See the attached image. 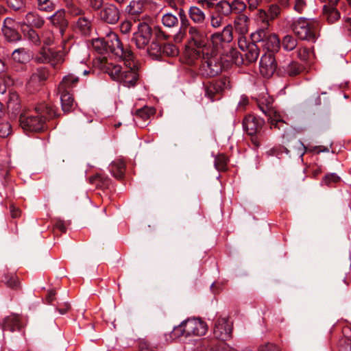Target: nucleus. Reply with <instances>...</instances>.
<instances>
[{
	"label": "nucleus",
	"instance_id": "39",
	"mask_svg": "<svg viewBox=\"0 0 351 351\" xmlns=\"http://www.w3.org/2000/svg\"><path fill=\"white\" fill-rule=\"evenodd\" d=\"M232 14H241L246 9V4L241 0L229 1Z\"/></svg>",
	"mask_w": 351,
	"mask_h": 351
},
{
	"label": "nucleus",
	"instance_id": "31",
	"mask_svg": "<svg viewBox=\"0 0 351 351\" xmlns=\"http://www.w3.org/2000/svg\"><path fill=\"white\" fill-rule=\"evenodd\" d=\"M155 113L156 110L154 108L144 106L136 111L135 117L136 119H142L143 121H146Z\"/></svg>",
	"mask_w": 351,
	"mask_h": 351
},
{
	"label": "nucleus",
	"instance_id": "63",
	"mask_svg": "<svg viewBox=\"0 0 351 351\" xmlns=\"http://www.w3.org/2000/svg\"><path fill=\"white\" fill-rule=\"evenodd\" d=\"M10 213L12 218H17L21 215V210L12 205L10 206Z\"/></svg>",
	"mask_w": 351,
	"mask_h": 351
},
{
	"label": "nucleus",
	"instance_id": "45",
	"mask_svg": "<svg viewBox=\"0 0 351 351\" xmlns=\"http://www.w3.org/2000/svg\"><path fill=\"white\" fill-rule=\"evenodd\" d=\"M8 5L14 11L21 12L25 10V3L24 0H9Z\"/></svg>",
	"mask_w": 351,
	"mask_h": 351
},
{
	"label": "nucleus",
	"instance_id": "60",
	"mask_svg": "<svg viewBox=\"0 0 351 351\" xmlns=\"http://www.w3.org/2000/svg\"><path fill=\"white\" fill-rule=\"evenodd\" d=\"M164 51L170 56H175L178 53L177 48L173 45H165L164 47Z\"/></svg>",
	"mask_w": 351,
	"mask_h": 351
},
{
	"label": "nucleus",
	"instance_id": "33",
	"mask_svg": "<svg viewBox=\"0 0 351 351\" xmlns=\"http://www.w3.org/2000/svg\"><path fill=\"white\" fill-rule=\"evenodd\" d=\"M2 282L11 289H17L20 285L17 276L14 273L5 274Z\"/></svg>",
	"mask_w": 351,
	"mask_h": 351
},
{
	"label": "nucleus",
	"instance_id": "11",
	"mask_svg": "<svg viewBox=\"0 0 351 351\" xmlns=\"http://www.w3.org/2000/svg\"><path fill=\"white\" fill-rule=\"evenodd\" d=\"M232 27L230 25L225 26L221 32H215L208 36V40H210L213 45L212 51H217L221 47L223 43H230L232 40Z\"/></svg>",
	"mask_w": 351,
	"mask_h": 351
},
{
	"label": "nucleus",
	"instance_id": "1",
	"mask_svg": "<svg viewBox=\"0 0 351 351\" xmlns=\"http://www.w3.org/2000/svg\"><path fill=\"white\" fill-rule=\"evenodd\" d=\"M188 16L191 21L188 29L189 44L197 48L205 47L208 43V35L211 33L208 17L197 5H191L189 8Z\"/></svg>",
	"mask_w": 351,
	"mask_h": 351
},
{
	"label": "nucleus",
	"instance_id": "17",
	"mask_svg": "<svg viewBox=\"0 0 351 351\" xmlns=\"http://www.w3.org/2000/svg\"><path fill=\"white\" fill-rule=\"evenodd\" d=\"M264 121L254 115H247L243 121L244 129L249 135L253 136L259 132L263 125Z\"/></svg>",
	"mask_w": 351,
	"mask_h": 351
},
{
	"label": "nucleus",
	"instance_id": "35",
	"mask_svg": "<svg viewBox=\"0 0 351 351\" xmlns=\"http://www.w3.org/2000/svg\"><path fill=\"white\" fill-rule=\"evenodd\" d=\"M37 8L40 11L51 12L56 8V4L52 0H36Z\"/></svg>",
	"mask_w": 351,
	"mask_h": 351
},
{
	"label": "nucleus",
	"instance_id": "18",
	"mask_svg": "<svg viewBox=\"0 0 351 351\" xmlns=\"http://www.w3.org/2000/svg\"><path fill=\"white\" fill-rule=\"evenodd\" d=\"M49 20L53 26L59 28L60 32L63 35L68 26L64 10L60 9L57 10L53 15L49 17Z\"/></svg>",
	"mask_w": 351,
	"mask_h": 351
},
{
	"label": "nucleus",
	"instance_id": "41",
	"mask_svg": "<svg viewBox=\"0 0 351 351\" xmlns=\"http://www.w3.org/2000/svg\"><path fill=\"white\" fill-rule=\"evenodd\" d=\"M285 7L281 6V5L277 1V3H271L269 6L268 14L270 17V20L273 21L276 19L281 12L282 8Z\"/></svg>",
	"mask_w": 351,
	"mask_h": 351
},
{
	"label": "nucleus",
	"instance_id": "53",
	"mask_svg": "<svg viewBox=\"0 0 351 351\" xmlns=\"http://www.w3.org/2000/svg\"><path fill=\"white\" fill-rule=\"evenodd\" d=\"M340 351H351V339L346 337L340 341Z\"/></svg>",
	"mask_w": 351,
	"mask_h": 351
},
{
	"label": "nucleus",
	"instance_id": "44",
	"mask_svg": "<svg viewBox=\"0 0 351 351\" xmlns=\"http://www.w3.org/2000/svg\"><path fill=\"white\" fill-rule=\"evenodd\" d=\"M228 158L223 154L218 155L215 160V165L219 171L226 169Z\"/></svg>",
	"mask_w": 351,
	"mask_h": 351
},
{
	"label": "nucleus",
	"instance_id": "14",
	"mask_svg": "<svg viewBox=\"0 0 351 351\" xmlns=\"http://www.w3.org/2000/svg\"><path fill=\"white\" fill-rule=\"evenodd\" d=\"M99 10V17L102 21L108 24H115L119 20V10L114 4L108 3Z\"/></svg>",
	"mask_w": 351,
	"mask_h": 351
},
{
	"label": "nucleus",
	"instance_id": "64",
	"mask_svg": "<svg viewBox=\"0 0 351 351\" xmlns=\"http://www.w3.org/2000/svg\"><path fill=\"white\" fill-rule=\"evenodd\" d=\"M55 227L62 232L66 231V227L64 226V221L62 220H58L55 223Z\"/></svg>",
	"mask_w": 351,
	"mask_h": 351
},
{
	"label": "nucleus",
	"instance_id": "46",
	"mask_svg": "<svg viewBox=\"0 0 351 351\" xmlns=\"http://www.w3.org/2000/svg\"><path fill=\"white\" fill-rule=\"evenodd\" d=\"M11 133V125L7 122L0 119V137L5 138Z\"/></svg>",
	"mask_w": 351,
	"mask_h": 351
},
{
	"label": "nucleus",
	"instance_id": "23",
	"mask_svg": "<svg viewBox=\"0 0 351 351\" xmlns=\"http://www.w3.org/2000/svg\"><path fill=\"white\" fill-rule=\"evenodd\" d=\"M243 52L245 60L247 63H252L258 59L260 52V47L257 43H254L252 40V43L250 46H248V48Z\"/></svg>",
	"mask_w": 351,
	"mask_h": 351
},
{
	"label": "nucleus",
	"instance_id": "16",
	"mask_svg": "<svg viewBox=\"0 0 351 351\" xmlns=\"http://www.w3.org/2000/svg\"><path fill=\"white\" fill-rule=\"evenodd\" d=\"M49 72L45 67L36 69L31 75L27 86L29 90H35L38 88L48 78Z\"/></svg>",
	"mask_w": 351,
	"mask_h": 351
},
{
	"label": "nucleus",
	"instance_id": "43",
	"mask_svg": "<svg viewBox=\"0 0 351 351\" xmlns=\"http://www.w3.org/2000/svg\"><path fill=\"white\" fill-rule=\"evenodd\" d=\"M67 11L71 16H78L79 18L84 15V10L75 2L70 4V6L67 8Z\"/></svg>",
	"mask_w": 351,
	"mask_h": 351
},
{
	"label": "nucleus",
	"instance_id": "32",
	"mask_svg": "<svg viewBox=\"0 0 351 351\" xmlns=\"http://www.w3.org/2000/svg\"><path fill=\"white\" fill-rule=\"evenodd\" d=\"M297 56L302 61L312 62L314 60V53L306 47H300L297 51Z\"/></svg>",
	"mask_w": 351,
	"mask_h": 351
},
{
	"label": "nucleus",
	"instance_id": "8",
	"mask_svg": "<svg viewBox=\"0 0 351 351\" xmlns=\"http://www.w3.org/2000/svg\"><path fill=\"white\" fill-rule=\"evenodd\" d=\"M272 99H269L265 104H259L260 110L268 117L267 122L271 129L285 130L287 123L283 121L281 115L272 107Z\"/></svg>",
	"mask_w": 351,
	"mask_h": 351
},
{
	"label": "nucleus",
	"instance_id": "34",
	"mask_svg": "<svg viewBox=\"0 0 351 351\" xmlns=\"http://www.w3.org/2000/svg\"><path fill=\"white\" fill-rule=\"evenodd\" d=\"M123 72L124 69L119 65H110L108 67V73L109 75L112 80L119 82H120Z\"/></svg>",
	"mask_w": 351,
	"mask_h": 351
},
{
	"label": "nucleus",
	"instance_id": "2",
	"mask_svg": "<svg viewBox=\"0 0 351 351\" xmlns=\"http://www.w3.org/2000/svg\"><path fill=\"white\" fill-rule=\"evenodd\" d=\"M56 113L48 105H41L33 110L24 112L20 116V125L24 130L39 132L44 130L47 118H52Z\"/></svg>",
	"mask_w": 351,
	"mask_h": 351
},
{
	"label": "nucleus",
	"instance_id": "49",
	"mask_svg": "<svg viewBox=\"0 0 351 351\" xmlns=\"http://www.w3.org/2000/svg\"><path fill=\"white\" fill-rule=\"evenodd\" d=\"M133 22L130 21H124L120 24V31L123 34H128L132 27Z\"/></svg>",
	"mask_w": 351,
	"mask_h": 351
},
{
	"label": "nucleus",
	"instance_id": "25",
	"mask_svg": "<svg viewBox=\"0 0 351 351\" xmlns=\"http://www.w3.org/2000/svg\"><path fill=\"white\" fill-rule=\"evenodd\" d=\"M109 168L112 176L117 179H120L123 176L125 164L122 159H117L110 164Z\"/></svg>",
	"mask_w": 351,
	"mask_h": 351
},
{
	"label": "nucleus",
	"instance_id": "30",
	"mask_svg": "<svg viewBox=\"0 0 351 351\" xmlns=\"http://www.w3.org/2000/svg\"><path fill=\"white\" fill-rule=\"evenodd\" d=\"M161 22L165 27L173 28L178 26L179 21L176 14L167 12L162 16Z\"/></svg>",
	"mask_w": 351,
	"mask_h": 351
},
{
	"label": "nucleus",
	"instance_id": "24",
	"mask_svg": "<svg viewBox=\"0 0 351 351\" xmlns=\"http://www.w3.org/2000/svg\"><path fill=\"white\" fill-rule=\"evenodd\" d=\"M59 92L60 93V101L62 110L64 112H70L73 109L74 103L72 95L68 91V90H59Z\"/></svg>",
	"mask_w": 351,
	"mask_h": 351
},
{
	"label": "nucleus",
	"instance_id": "54",
	"mask_svg": "<svg viewBox=\"0 0 351 351\" xmlns=\"http://www.w3.org/2000/svg\"><path fill=\"white\" fill-rule=\"evenodd\" d=\"M250 44H251V43L247 42V38L245 36V35H239V36L238 38V45H239V47L243 51H245L248 48V46H250Z\"/></svg>",
	"mask_w": 351,
	"mask_h": 351
},
{
	"label": "nucleus",
	"instance_id": "40",
	"mask_svg": "<svg viewBox=\"0 0 351 351\" xmlns=\"http://www.w3.org/2000/svg\"><path fill=\"white\" fill-rule=\"evenodd\" d=\"M2 31L6 39L10 42H14L21 39L20 34L11 27H2Z\"/></svg>",
	"mask_w": 351,
	"mask_h": 351
},
{
	"label": "nucleus",
	"instance_id": "47",
	"mask_svg": "<svg viewBox=\"0 0 351 351\" xmlns=\"http://www.w3.org/2000/svg\"><path fill=\"white\" fill-rule=\"evenodd\" d=\"M40 43H43L45 45H51L53 42V34L49 30H45L42 32L40 36Z\"/></svg>",
	"mask_w": 351,
	"mask_h": 351
},
{
	"label": "nucleus",
	"instance_id": "10",
	"mask_svg": "<svg viewBox=\"0 0 351 351\" xmlns=\"http://www.w3.org/2000/svg\"><path fill=\"white\" fill-rule=\"evenodd\" d=\"M125 67L120 80V83L126 87L134 86L138 80V68L136 66L134 58L130 61H124Z\"/></svg>",
	"mask_w": 351,
	"mask_h": 351
},
{
	"label": "nucleus",
	"instance_id": "58",
	"mask_svg": "<svg viewBox=\"0 0 351 351\" xmlns=\"http://www.w3.org/2000/svg\"><path fill=\"white\" fill-rule=\"evenodd\" d=\"M53 52L50 50L44 51L41 53V56L38 58L39 60L43 62L47 63L50 62L51 61V56H53Z\"/></svg>",
	"mask_w": 351,
	"mask_h": 351
},
{
	"label": "nucleus",
	"instance_id": "36",
	"mask_svg": "<svg viewBox=\"0 0 351 351\" xmlns=\"http://www.w3.org/2000/svg\"><path fill=\"white\" fill-rule=\"evenodd\" d=\"M224 23V18L217 13H213L208 17L209 27L214 29L220 28Z\"/></svg>",
	"mask_w": 351,
	"mask_h": 351
},
{
	"label": "nucleus",
	"instance_id": "26",
	"mask_svg": "<svg viewBox=\"0 0 351 351\" xmlns=\"http://www.w3.org/2000/svg\"><path fill=\"white\" fill-rule=\"evenodd\" d=\"M144 8V0H132L126 7L125 12L131 15H137L143 12Z\"/></svg>",
	"mask_w": 351,
	"mask_h": 351
},
{
	"label": "nucleus",
	"instance_id": "29",
	"mask_svg": "<svg viewBox=\"0 0 351 351\" xmlns=\"http://www.w3.org/2000/svg\"><path fill=\"white\" fill-rule=\"evenodd\" d=\"M216 12L222 17L228 16L232 14L229 1L221 0L215 4Z\"/></svg>",
	"mask_w": 351,
	"mask_h": 351
},
{
	"label": "nucleus",
	"instance_id": "3",
	"mask_svg": "<svg viewBox=\"0 0 351 351\" xmlns=\"http://www.w3.org/2000/svg\"><path fill=\"white\" fill-rule=\"evenodd\" d=\"M93 47L102 53L103 50H109L123 61H130L134 58V54L130 49H125L122 43L114 32L107 34L105 40L97 39L93 42Z\"/></svg>",
	"mask_w": 351,
	"mask_h": 351
},
{
	"label": "nucleus",
	"instance_id": "5",
	"mask_svg": "<svg viewBox=\"0 0 351 351\" xmlns=\"http://www.w3.org/2000/svg\"><path fill=\"white\" fill-rule=\"evenodd\" d=\"M208 326L204 322L198 318H191L174 327L171 335L174 338L191 335L202 336L206 334Z\"/></svg>",
	"mask_w": 351,
	"mask_h": 351
},
{
	"label": "nucleus",
	"instance_id": "7",
	"mask_svg": "<svg viewBox=\"0 0 351 351\" xmlns=\"http://www.w3.org/2000/svg\"><path fill=\"white\" fill-rule=\"evenodd\" d=\"M252 40L257 43L260 48L262 47L265 52H272L274 54L280 49V42L278 36L271 33L268 29L259 28L251 34Z\"/></svg>",
	"mask_w": 351,
	"mask_h": 351
},
{
	"label": "nucleus",
	"instance_id": "28",
	"mask_svg": "<svg viewBox=\"0 0 351 351\" xmlns=\"http://www.w3.org/2000/svg\"><path fill=\"white\" fill-rule=\"evenodd\" d=\"M78 77L72 74L64 76L58 86L59 90H65L76 86Z\"/></svg>",
	"mask_w": 351,
	"mask_h": 351
},
{
	"label": "nucleus",
	"instance_id": "9",
	"mask_svg": "<svg viewBox=\"0 0 351 351\" xmlns=\"http://www.w3.org/2000/svg\"><path fill=\"white\" fill-rule=\"evenodd\" d=\"M152 36L151 27L145 22H139L137 30L134 32L132 40L138 49H145L148 46Z\"/></svg>",
	"mask_w": 351,
	"mask_h": 351
},
{
	"label": "nucleus",
	"instance_id": "22",
	"mask_svg": "<svg viewBox=\"0 0 351 351\" xmlns=\"http://www.w3.org/2000/svg\"><path fill=\"white\" fill-rule=\"evenodd\" d=\"M1 326L3 330H10L13 332L16 330H20V319L18 315L15 314H11L5 317Z\"/></svg>",
	"mask_w": 351,
	"mask_h": 351
},
{
	"label": "nucleus",
	"instance_id": "61",
	"mask_svg": "<svg viewBox=\"0 0 351 351\" xmlns=\"http://www.w3.org/2000/svg\"><path fill=\"white\" fill-rule=\"evenodd\" d=\"M249 100L246 96H241L240 101L238 104L239 110H244L245 106L248 104Z\"/></svg>",
	"mask_w": 351,
	"mask_h": 351
},
{
	"label": "nucleus",
	"instance_id": "50",
	"mask_svg": "<svg viewBox=\"0 0 351 351\" xmlns=\"http://www.w3.org/2000/svg\"><path fill=\"white\" fill-rule=\"evenodd\" d=\"M178 15H179L180 19V22H181L182 27L183 28H188V29H189L190 21L187 19L184 10L183 9H182V8L180 9L179 12H178Z\"/></svg>",
	"mask_w": 351,
	"mask_h": 351
},
{
	"label": "nucleus",
	"instance_id": "56",
	"mask_svg": "<svg viewBox=\"0 0 351 351\" xmlns=\"http://www.w3.org/2000/svg\"><path fill=\"white\" fill-rule=\"evenodd\" d=\"M258 351H281L280 349L272 343H267L260 346Z\"/></svg>",
	"mask_w": 351,
	"mask_h": 351
},
{
	"label": "nucleus",
	"instance_id": "62",
	"mask_svg": "<svg viewBox=\"0 0 351 351\" xmlns=\"http://www.w3.org/2000/svg\"><path fill=\"white\" fill-rule=\"evenodd\" d=\"M248 3V8L251 10H254L257 8L261 0H247Z\"/></svg>",
	"mask_w": 351,
	"mask_h": 351
},
{
	"label": "nucleus",
	"instance_id": "38",
	"mask_svg": "<svg viewBox=\"0 0 351 351\" xmlns=\"http://www.w3.org/2000/svg\"><path fill=\"white\" fill-rule=\"evenodd\" d=\"M298 45L297 40L291 35H286L282 40V46L287 51H292Z\"/></svg>",
	"mask_w": 351,
	"mask_h": 351
},
{
	"label": "nucleus",
	"instance_id": "6",
	"mask_svg": "<svg viewBox=\"0 0 351 351\" xmlns=\"http://www.w3.org/2000/svg\"><path fill=\"white\" fill-rule=\"evenodd\" d=\"M202 49L203 59L199 71L202 75L206 77H214L222 71V64L220 56L215 51L209 53L206 45L201 48Z\"/></svg>",
	"mask_w": 351,
	"mask_h": 351
},
{
	"label": "nucleus",
	"instance_id": "21",
	"mask_svg": "<svg viewBox=\"0 0 351 351\" xmlns=\"http://www.w3.org/2000/svg\"><path fill=\"white\" fill-rule=\"evenodd\" d=\"M75 28L84 36L90 35L92 32V21L85 15L79 17L75 22Z\"/></svg>",
	"mask_w": 351,
	"mask_h": 351
},
{
	"label": "nucleus",
	"instance_id": "19",
	"mask_svg": "<svg viewBox=\"0 0 351 351\" xmlns=\"http://www.w3.org/2000/svg\"><path fill=\"white\" fill-rule=\"evenodd\" d=\"M22 24L31 28H41L45 24V19L36 12H29L23 19Z\"/></svg>",
	"mask_w": 351,
	"mask_h": 351
},
{
	"label": "nucleus",
	"instance_id": "37",
	"mask_svg": "<svg viewBox=\"0 0 351 351\" xmlns=\"http://www.w3.org/2000/svg\"><path fill=\"white\" fill-rule=\"evenodd\" d=\"M303 70L304 67L298 62H291L289 65H287L285 71L288 75L293 77L301 73Z\"/></svg>",
	"mask_w": 351,
	"mask_h": 351
},
{
	"label": "nucleus",
	"instance_id": "4",
	"mask_svg": "<svg viewBox=\"0 0 351 351\" xmlns=\"http://www.w3.org/2000/svg\"><path fill=\"white\" fill-rule=\"evenodd\" d=\"M319 22L313 19L299 17L291 24L293 32L301 40L315 42L318 36Z\"/></svg>",
	"mask_w": 351,
	"mask_h": 351
},
{
	"label": "nucleus",
	"instance_id": "57",
	"mask_svg": "<svg viewBox=\"0 0 351 351\" xmlns=\"http://www.w3.org/2000/svg\"><path fill=\"white\" fill-rule=\"evenodd\" d=\"M154 32L156 36L160 39L167 40L169 38V35H167L159 26H156L154 27Z\"/></svg>",
	"mask_w": 351,
	"mask_h": 351
},
{
	"label": "nucleus",
	"instance_id": "27",
	"mask_svg": "<svg viewBox=\"0 0 351 351\" xmlns=\"http://www.w3.org/2000/svg\"><path fill=\"white\" fill-rule=\"evenodd\" d=\"M12 58L16 62L25 63L30 60L31 54L26 49L19 48L12 52Z\"/></svg>",
	"mask_w": 351,
	"mask_h": 351
},
{
	"label": "nucleus",
	"instance_id": "51",
	"mask_svg": "<svg viewBox=\"0 0 351 351\" xmlns=\"http://www.w3.org/2000/svg\"><path fill=\"white\" fill-rule=\"evenodd\" d=\"M340 180L339 176L335 173H329L325 176L324 182L326 184L330 185L332 183H337Z\"/></svg>",
	"mask_w": 351,
	"mask_h": 351
},
{
	"label": "nucleus",
	"instance_id": "42",
	"mask_svg": "<svg viewBox=\"0 0 351 351\" xmlns=\"http://www.w3.org/2000/svg\"><path fill=\"white\" fill-rule=\"evenodd\" d=\"M256 20L258 22H261L263 23V27L261 28H264L266 29H267V27L269 25V22L271 21V20H270V17L268 12H266L263 10H259L258 11L256 15Z\"/></svg>",
	"mask_w": 351,
	"mask_h": 351
},
{
	"label": "nucleus",
	"instance_id": "55",
	"mask_svg": "<svg viewBox=\"0 0 351 351\" xmlns=\"http://www.w3.org/2000/svg\"><path fill=\"white\" fill-rule=\"evenodd\" d=\"M88 5L95 11L99 10L104 5V0H86Z\"/></svg>",
	"mask_w": 351,
	"mask_h": 351
},
{
	"label": "nucleus",
	"instance_id": "15",
	"mask_svg": "<svg viewBox=\"0 0 351 351\" xmlns=\"http://www.w3.org/2000/svg\"><path fill=\"white\" fill-rule=\"evenodd\" d=\"M232 326L226 318H219L215 324L214 336L220 340L226 341L231 337Z\"/></svg>",
	"mask_w": 351,
	"mask_h": 351
},
{
	"label": "nucleus",
	"instance_id": "12",
	"mask_svg": "<svg viewBox=\"0 0 351 351\" xmlns=\"http://www.w3.org/2000/svg\"><path fill=\"white\" fill-rule=\"evenodd\" d=\"M277 68V64L272 52H265L261 58L260 72L265 77H271Z\"/></svg>",
	"mask_w": 351,
	"mask_h": 351
},
{
	"label": "nucleus",
	"instance_id": "48",
	"mask_svg": "<svg viewBox=\"0 0 351 351\" xmlns=\"http://www.w3.org/2000/svg\"><path fill=\"white\" fill-rule=\"evenodd\" d=\"M306 8L305 0H293V9L298 13H302Z\"/></svg>",
	"mask_w": 351,
	"mask_h": 351
},
{
	"label": "nucleus",
	"instance_id": "52",
	"mask_svg": "<svg viewBox=\"0 0 351 351\" xmlns=\"http://www.w3.org/2000/svg\"><path fill=\"white\" fill-rule=\"evenodd\" d=\"M27 36L29 39L36 45L40 44V36L37 34V32L31 28L28 32Z\"/></svg>",
	"mask_w": 351,
	"mask_h": 351
},
{
	"label": "nucleus",
	"instance_id": "20",
	"mask_svg": "<svg viewBox=\"0 0 351 351\" xmlns=\"http://www.w3.org/2000/svg\"><path fill=\"white\" fill-rule=\"evenodd\" d=\"M250 18L244 14H239L234 20V27L239 35H245L249 32Z\"/></svg>",
	"mask_w": 351,
	"mask_h": 351
},
{
	"label": "nucleus",
	"instance_id": "59",
	"mask_svg": "<svg viewBox=\"0 0 351 351\" xmlns=\"http://www.w3.org/2000/svg\"><path fill=\"white\" fill-rule=\"evenodd\" d=\"M159 51L160 47L157 43L154 42L152 43L150 48H147V52L152 56H157Z\"/></svg>",
	"mask_w": 351,
	"mask_h": 351
},
{
	"label": "nucleus",
	"instance_id": "13",
	"mask_svg": "<svg viewBox=\"0 0 351 351\" xmlns=\"http://www.w3.org/2000/svg\"><path fill=\"white\" fill-rule=\"evenodd\" d=\"M229 86V81L226 79L218 80L209 82L205 88V95L212 101L218 99L216 97L220 95Z\"/></svg>",
	"mask_w": 351,
	"mask_h": 351
}]
</instances>
